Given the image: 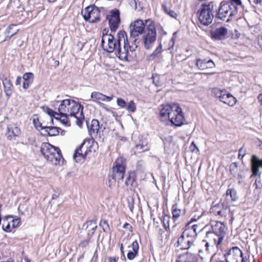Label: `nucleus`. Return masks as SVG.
Wrapping results in <instances>:
<instances>
[{"label": "nucleus", "instance_id": "1", "mask_svg": "<svg viewBox=\"0 0 262 262\" xmlns=\"http://www.w3.org/2000/svg\"><path fill=\"white\" fill-rule=\"evenodd\" d=\"M55 110L54 111L49 108H47L46 111L50 116L51 122H53L52 117H54L57 120L66 125H70V121L72 119L79 127L81 126L84 120L83 113V106L76 101L66 99L62 101H56L55 104Z\"/></svg>", "mask_w": 262, "mask_h": 262}, {"label": "nucleus", "instance_id": "2", "mask_svg": "<svg viewBox=\"0 0 262 262\" xmlns=\"http://www.w3.org/2000/svg\"><path fill=\"white\" fill-rule=\"evenodd\" d=\"M160 116L162 121L167 119L176 126H181L184 121L182 108L177 103H172L161 106Z\"/></svg>", "mask_w": 262, "mask_h": 262}, {"label": "nucleus", "instance_id": "3", "mask_svg": "<svg viewBox=\"0 0 262 262\" xmlns=\"http://www.w3.org/2000/svg\"><path fill=\"white\" fill-rule=\"evenodd\" d=\"M241 5V1H230L223 4L221 3L216 16L223 20L229 21L237 13V6Z\"/></svg>", "mask_w": 262, "mask_h": 262}, {"label": "nucleus", "instance_id": "4", "mask_svg": "<svg viewBox=\"0 0 262 262\" xmlns=\"http://www.w3.org/2000/svg\"><path fill=\"white\" fill-rule=\"evenodd\" d=\"M212 232H207L206 238L212 239L215 244H220L225 235V225L220 222L212 221L211 222Z\"/></svg>", "mask_w": 262, "mask_h": 262}, {"label": "nucleus", "instance_id": "5", "mask_svg": "<svg viewBox=\"0 0 262 262\" xmlns=\"http://www.w3.org/2000/svg\"><path fill=\"white\" fill-rule=\"evenodd\" d=\"M213 10V2H210L208 4L202 5L200 9L198 11V18L200 23L204 26L210 25L214 17Z\"/></svg>", "mask_w": 262, "mask_h": 262}, {"label": "nucleus", "instance_id": "6", "mask_svg": "<svg viewBox=\"0 0 262 262\" xmlns=\"http://www.w3.org/2000/svg\"><path fill=\"white\" fill-rule=\"evenodd\" d=\"M146 23L150 22L148 26L146 27L142 36V41L144 47L149 50L152 48L154 44L157 37V32L154 24L150 20H146Z\"/></svg>", "mask_w": 262, "mask_h": 262}, {"label": "nucleus", "instance_id": "7", "mask_svg": "<svg viewBox=\"0 0 262 262\" xmlns=\"http://www.w3.org/2000/svg\"><path fill=\"white\" fill-rule=\"evenodd\" d=\"M125 167V160L122 157L117 158L114 163L111 177H113V179L117 180L118 184L123 181Z\"/></svg>", "mask_w": 262, "mask_h": 262}, {"label": "nucleus", "instance_id": "8", "mask_svg": "<svg viewBox=\"0 0 262 262\" xmlns=\"http://www.w3.org/2000/svg\"><path fill=\"white\" fill-rule=\"evenodd\" d=\"M146 30L145 24L142 19H137L132 23L130 26V39L136 43L137 37L144 33Z\"/></svg>", "mask_w": 262, "mask_h": 262}, {"label": "nucleus", "instance_id": "9", "mask_svg": "<svg viewBox=\"0 0 262 262\" xmlns=\"http://www.w3.org/2000/svg\"><path fill=\"white\" fill-rule=\"evenodd\" d=\"M101 43L103 49L108 53L115 52L118 46L114 36L111 34H104V31Z\"/></svg>", "mask_w": 262, "mask_h": 262}, {"label": "nucleus", "instance_id": "10", "mask_svg": "<svg viewBox=\"0 0 262 262\" xmlns=\"http://www.w3.org/2000/svg\"><path fill=\"white\" fill-rule=\"evenodd\" d=\"M82 14L84 19L90 23H95L100 20V12L94 6L87 7Z\"/></svg>", "mask_w": 262, "mask_h": 262}, {"label": "nucleus", "instance_id": "11", "mask_svg": "<svg viewBox=\"0 0 262 262\" xmlns=\"http://www.w3.org/2000/svg\"><path fill=\"white\" fill-rule=\"evenodd\" d=\"M123 46V48H122L121 46L118 45L117 48L115 51V55L120 60L127 61L129 51H134L135 49L137 48L138 45L137 43L133 42L132 46H130L129 43L124 44Z\"/></svg>", "mask_w": 262, "mask_h": 262}, {"label": "nucleus", "instance_id": "12", "mask_svg": "<svg viewBox=\"0 0 262 262\" xmlns=\"http://www.w3.org/2000/svg\"><path fill=\"white\" fill-rule=\"evenodd\" d=\"M226 262H244L243 252L237 247H233L225 254Z\"/></svg>", "mask_w": 262, "mask_h": 262}, {"label": "nucleus", "instance_id": "13", "mask_svg": "<svg viewBox=\"0 0 262 262\" xmlns=\"http://www.w3.org/2000/svg\"><path fill=\"white\" fill-rule=\"evenodd\" d=\"M228 207L227 202H224L222 203H217L211 208L210 212L216 216H226Z\"/></svg>", "mask_w": 262, "mask_h": 262}, {"label": "nucleus", "instance_id": "14", "mask_svg": "<svg viewBox=\"0 0 262 262\" xmlns=\"http://www.w3.org/2000/svg\"><path fill=\"white\" fill-rule=\"evenodd\" d=\"M196 221L195 219H191V221L185 226V229L182 233V235L196 237L198 235V225L192 224V222Z\"/></svg>", "mask_w": 262, "mask_h": 262}, {"label": "nucleus", "instance_id": "15", "mask_svg": "<svg viewBox=\"0 0 262 262\" xmlns=\"http://www.w3.org/2000/svg\"><path fill=\"white\" fill-rule=\"evenodd\" d=\"M108 19L111 31L115 32L118 28L120 22L119 10H116L112 11L111 12V15Z\"/></svg>", "mask_w": 262, "mask_h": 262}, {"label": "nucleus", "instance_id": "16", "mask_svg": "<svg viewBox=\"0 0 262 262\" xmlns=\"http://www.w3.org/2000/svg\"><path fill=\"white\" fill-rule=\"evenodd\" d=\"M228 30L224 27H220L210 31L211 38L214 40H223L226 38Z\"/></svg>", "mask_w": 262, "mask_h": 262}, {"label": "nucleus", "instance_id": "17", "mask_svg": "<svg viewBox=\"0 0 262 262\" xmlns=\"http://www.w3.org/2000/svg\"><path fill=\"white\" fill-rule=\"evenodd\" d=\"M177 5L176 1H166L162 5V9L170 16L176 18L177 16L175 12Z\"/></svg>", "mask_w": 262, "mask_h": 262}, {"label": "nucleus", "instance_id": "18", "mask_svg": "<svg viewBox=\"0 0 262 262\" xmlns=\"http://www.w3.org/2000/svg\"><path fill=\"white\" fill-rule=\"evenodd\" d=\"M251 164L252 172L251 177L259 176V168H262V159H259L256 155H253L251 159Z\"/></svg>", "mask_w": 262, "mask_h": 262}, {"label": "nucleus", "instance_id": "19", "mask_svg": "<svg viewBox=\"0 0 262 262\" xmlns=\"http://www.w3.org/2000/svg\"><path fill=\"white\" fill-rule=\"evenodd\" d=\"M21 132L18 127L14 124H10L7 126L6 136L9 140H15L20 135Z\"/></svg>", "mask_w": 262, "mask_h": 262}, {"label": "nucleus", "instance_id": "20", "mask_svg": "<svg viewBox=\"0 0 262 262\" xmlns=\"http://www.w3.org/2000/svg\"><path fill=\"white\" fill-rule=\"evenodd\" d=\"M46 160L51 164L55 166L63 164L64 161L61 151L58 148L53 153V155L50 156L49 158H47Z\"/></svg>", "mask_w": 262, "mask_h": 262}, {"label": "nucleus", "instance_id": "21", "mask_svg": "<svg viewBox=\"0 0 262 262\" xmlns=\"http://www.w3.org/2000/svg\"><path fill=\"white\" fill-rule=\"evenodd\" d=\"M58 147H56L48 143H43L40 148V151L45 158H49V157L56 150Z\"/></svg>", "mask_w": 262, "mask_h": 262}, {"label": "nucleus", "instance_id": "22", "mask_svg": "<svg viewBox=\"0 0 262 262\" xmlns=\"http://www.w3.org/2000/svg\"><path fill=\"white\" fill-rule=\"evenodd\" d=\"M91 98L93 99V101L96 102L103 101V102H110L113 98V96H107L99 92H93L91 95Z\"/></svg>", "mask_w": 262, "mask_h": 262}, {"label": "nucleus", "instance_id": "23", "mask_svg": "<svg viewBox=\"0 0 262 262\" xmlns=\"http://www.w3.org/2000/svg\"><path fill=\"white\" fill-rule=\"evenodd\" d=\"M92 146L85 147L84 152H80V148H77L73 156L74 159L76 162H80L81 160L85 159L90 152L92 151Z\"/></svg>", "mask_w": 262, "mask_h": 262}, {"label": "nucleus", "instance_id": "24", "mask_svg": "<svg viewBox=\"0 0 262 262\" xmlns=\"http://www.w3.org/2000/svg\"><path fill=\"white\" fill-rule=\"evenodd\" d=\"M196 66L200 70H203L214 67V63L211 59L207 60L206 59H196Z\"/></svg>", "mask_w": 262, "mask_h": 262}, {"label": "nucleus", "instance_id": "25", "mask_svg": "<svg viewBox=\"0 0 262 262\" xmlns=\"http://www.w3.org/2000/svg\"><path fill=\"white\" fill-rule=\"evenodd\" d=\"M89 132L92 137H96L99 130V123L96 119H93L90 125H88Z\"/></svg>", "mask_w": 262, "mask_h": 262}, {"label": "nucleus", "instance_id": "26", "mask_svg": "<svg viewBox=\"0 0 262 262\" xmlns=\"http://www.w3.org/2000/svg\"><path fill=\"white\" fill-rule=\"evenodd\" d=\"M117 46H122L124 44H128L127 36L126 33L123 31H119L117 35L116 39L115 40Z\"/></svg>", "mask_w": 262, "mask_h": 262}, {"label": "nucleus", "instance_id": "27", "mask_svg": "<svg viewBox=\"0 0 262 262\" xmlns=\"http://www.w3.org/2000/svg\"><path fill=\"white\" fill-rule=\"evenodd\" d=\"M19 31V29L17 28L16 25L14 24L10 25L6 29L5 34L6 38L5 41L9 39L14 35L16 34Z\"/></svg>", "mask_w": 262, "mask_h": 262}, {"label": "nucleus", "instance_id": "28", "mask_svg": "<svg viewBox=\"0 0 262 262\" xmlns=\"http://www.w3.org/2000/svg\"><path fill=\"white\" fill-rule=\"evenodd\" d=\"M221 101L229 106H233L235 104L236 99L233 95L227 92Z\"/></svg>", "mask_w": 262, "mask_h": 262}, {"label": "nucleus", "instance_id": "29", "mask_svg": "<svg viewBox=\"0 0 262 262\" xmlns=\"http://www.w3.org/2000/svg\"><path fill=\"white\" fill-rule=\"evenodd\" d=\"M34 75L32 73L28 72L25 73L23 76L24 80L23 86L25 89L29 88L31 84L33 82Z\"/></svg>", "mask_w": 262, "mask_h": 262}, {"label": "nucleus", "instance_id": "30", "mask_svg": "<svg viewBox=\"0 0 262 262\" xmlns=\"http://www.w3.org/2000/svg\"><path fill=\"white\" fill-rule=\"evenodd\" d=\"M132 251H130L127 254V257L129 260L133 259L137 255L139 250V245L137 241H135L132 244Z\"/></svg>", "mask_w": 262, "mask_h": 262}, {"label": "nucleus", "instance_id": "31", "mask_svg": "<svg viewBox=\"0 0 262 262\" xmlns=\"http://www.w3.org/2000/svg\"><path fill=\"white\" fill-rule=\"evenodd\" d=\"M172 218L176 221L177 220L182 214H185V210L181 209L177 204L172 206Z\"/></svg>", "mask_w": 262, "mask_h": 262}, {"label": "nucleus", "instance_id": "32", "mask_svg": "<svg viewBox=\"0 0 262 262\" xmlns=\"http://www.w3.org/2000/svg\"><path fill=\"white\" fill-rule=\"evenodd\" d=\"M227 92V91L225 89L214 88L211 90V95L214 97L219 99L221 101L222 97L224 96Z\"/></svg>", "mask_w": 262, "mask_h": 262}, {"label": "nucleus", "instance_id": "33", "mask_svg": "<svg viewBox=\"0 0 262 262\" xmlns=\"http://www.w3.org/2000/svg\"><path fill=\"white\" fill-rule=\"evenodd\" d=\"M43 128L45 134L50 136H55L59 134L60 128L58 127L46 125Z\"/></svg>", "mask_w": 262, "mask_h": 262}, {"label": "nucleus", "instance_id": "34", "mask_svg": "<svg viewBox=\"0 0 262 262\" xmlns=\"http://www.w3.org/2000/svg\"><path fill=\"white\" fill-rule=\"evenodd\" d=\"M3 84L6 95L10 97L12 94V84L10 80L7 78H5L3 80Z\"/></svg>", "mask_w": 262, "mask_h": 262}, {"label": "nucleus", "instance_id": "35", "mask_svg": "<svg viewBox=\"0 0 262 262\" xmlns=\"http://www.w3.org/2000/svg\"><path fill=\"white\" fill-rule=\"evenodd\" d=\"M177 244L178 246L180 247L181 249L187 250L191 247L190 244H187L186 239L182 235L178 238Z\"/></svg>", "mask_w": 262, "mask_h": 262}, {"label": "nucleus", "instance_id": "36", "mask_svg": "<svg viewBox=\"0 0 262 262\" xmlns=\"http://www.w3.org/2000/svg\"><path fill=\"white\" fill-rule=\"evenodd\" d=\"M225 198L227 201H229L230 199L232 201H236L237 198L236 190L234 189H227Z\"/></svg>", "mask_w": 262, "mask_h": 262}, {"label": "nucleus", "instance_id": "37", "mask_svg": "<svg viewBox=\"0 0 262 262\" xmlns=\"http://www.w3.org/2000/svg\"><path fill=\"white\" fill-rule=\"evenodd\" d=\"M144 1H131L130 6L137 11L142 10L144 7Z\"/></svg>", "mask_w": 262, "mask_h": 262}, {"label": "nucleus", "instance_id": "38", "mask_svg": "<svg viewBox=\"0 0 262 262\" xmlns=\"http://www.w3.org/2000/svg\"><path fill=\"white\" fill-rule=\"evenodd\" d=\"M208 240L205 239L202 241V244L204 245V248H205V251H206L207 253H209L210 252V248L213 247L214 246H217L219 244H215L213 243V241L210 239L209 238H207Z\"/></svg>", "mask_w": 262, "mask_h": 262}, {"label": "nucleus", "instance_id": "39", "mask_svg": "<svg viewBox=\"0 0 262 262\" xmlns=\"http://www.w3.org/2000/svg\"><path fill=\"white\" fill-rule=\"evenodd\" d=\"M87 228L88 233L93 234L97 228L96 222L95 221L91 220L87 222Z\"/></svg>", "mask_w": 262, "mask_h": 262}, {"label": "nucleus", "instance_id": "40", "mask_svg": "<svg viewBox=\"0 0 262 262\" xmlns=\"http://www.w3.org/2000/svg\"><path fill=\"white\" fill-rule=\"evenodd\" d=\"M8 219L7 218L6 221H3L2 228L5 231L9 232L11 231L13 228H12V225L10 222L8 221Z\"/></svg>", "mask_w": 262, "mask_h": 262}, {"label": "nucleus", "instance_id": "41", "mask_svg": "<svg viewBox=\"0 0 262 262\" xmlns=\"http://www.w3.org/2000/svg\"><path fill=\"white\" fill-rule=\"evenodd\" d=\"M125 108L131 113H134L136 111V105L133 100H130L128 104H126Z\"/></svg>", "mask_w": 262, "mask_h": 262}, {"label": "nucleus", "instance_id": "42", "mask_svg": "<svg viewBox=\"0 0 262 262\" xmlns=\"http://www.w3.org/2000/svg\"><path fill=\"white\" fill-rule=\"evenodd\" d=\"M136 149L139 152L144 151L148 150V146L146 144H144L143 142L136 145Z\"/></svg>", "mask_w": 262, "mask_h": 262}, {"label": "nucleus", "instance_id": "43", "mask_svg": "<svg viewBox=\"0 0 262 262\" xmlns=\"http://www.w3.org/2000/svg\"><path fill=\"white\" fill-rule=\"evenodd\" d=\"M162 52V45L160 44L151 54V56L155 58L158 57Z\"/></svg>", "mask_w": 262, "mask_h": 262}, {"label": "nucleus", "instance_id": "44", "mask_svg": "<svg viewBox=\"0 0 262 262\" xmlns=\"http://www.w3.org/2000/svg\"><path fill=\"white\" fill-rule=\"evenodd\" d=\"M8 219H11V221H10V223L11 224L12 228L13 229H14V228L17 227L19 226V225L20 224V218H17V219H12L11 217H8Z\"/></svg>", "mask_w": 262, "mask_h": 262}, {"label": "nucleus", "instance_id": "45", "mask_svg": "<svg viewBox=\"0 0 262 262\" xmlns=\"http://www.w3.org/2000/svg\"><path fill=\"white\" fill-rule=\"evenodd\" d=\"M35 127L38 130H44V127L46 125H42L38 119H34L33 121Z\"/></svg>", "mask_w": 262, "mask_h": 262}, {"label": "nucleus", "instance_id": "46", "mask_svg": "<svg viewBox=\"0 0 262 262\" xmlns=\"http://www.w3.org/2000/svg\"><path fill=\"white\" fill-rule=\"evenodd\" d=\"M170 217L169 215H165L163 217L164 226L166 230L169 229V221Z\"/></svg>", "mask_w": 262, "mask_h": 262}, {"label": "nucleus", "instance_id": "47", "mask_svg": "<svg viewBox=\"0 0 262 262\" xmlns=\"http://www.w3.org/2000/svg\"><path fill=\"white\" fill-rule=\"evenodd\" d=\"M100 226L102 227L104 232H106L109 230V225L106 220H101L100 222Z\"/></svg>", "mask_w": 262, "mask_h": 262}, {"label": "nucleus", "instance_id": "48", "mask_svg": "<svg viewBox=\"0 0 262 262\" xmlns=\"http://www.w3.org/2000/svg\"><path fill=\"white\" fill-rule=\"evenodd\" d=\"M134 181V178L133 176H132V173H129L125 180V183L127 186L132 185Z\"/></svg>", "mask_w": 262, "mask_h": 262}, {"label": "nucleus", "instance_id": "49", "mask_svg": "<svg viewBox=\"0 0 262 262\" xmlns=\"http://www.w3.org/2000/svg\"><path fill=\"white\" fill-rule=\"evenodd\" d=\"M117 104L119 106L122 108H125L127 104L125 101L121 98H117Z\"/></svg>", "mask_w": 262, "mask_h": 262}, {"label": "nucleus", "instance_id": "50", "mask_svg": "<svg viewBox=\"0 0 262 262\" xmlns=\"http://www.w3.org/2000/svg\"><path fill=\"white\" fill-rule=\"evenodd\" d=\"M184 237L186 239V242H187V244L189 245L190 244L191 246H192L193 245V243L196 238V237H191L188 236H184Z\"/></svg>", "mask_w": 262, "mask_h": 262}, {"label": "nucleus", "instance_id": "51", "mask_svg": "<svg viewBox=\"0 0 262 262\" xmlns=\"http://www.w3.org/2000/svg\"><path fill=\"white\" fill-rule=\"evenodd\" d=\"M134 206V200L133 198L128 200V207L130 211L133 213Z\"/></svg>", "mask_w": 262, "mask_h": 262}, {"label": "nucleus", "instance_id": "52", "mask_svg": "<svg viewBox=\"0 0 262 262\" xmlns=\"http://www.w3.org/2000/svg\"><path fill=\"white\" fill-rule=\"evenodd\" d=\"M116 182H117V180H115L114 178L113 179V177H111V176L109 177L108 183L110 187L114 186Z\"/></svg>", "mask_w": 262, "mask_h": 262}, {"label": "nucleus", "instance_id": "53", "mask_svg": "<svg viewBox=\"0 0 262 262\" xmlns=\"http://www.w3.org/2000/svg\"><path fill=\"white\" fill-rule=\"evenodd\" d=\"M190 150L192 151V152H194L195 151V150H196V153L197 152H199V148H198V147L196 146V145H195V144L194 143V142L193 141L190 146Z\"/></svg>", "mask_w": 262, "mask_h": 262}, {"label": "nucleus", "instance_id": "54", "mask_svg": "<svg viewBox=\"0 0 262 262\" xmlns=\"http://www.w3.org/2000/svg\"><path fill=\"white\" fill-rule=\"evenodd\" d=\"M89 243V239H84L83 241H82L79 245V246L82 248L86 247Z\"/></svg>", "mask_w": 262, "mask_h": 262}, {"label": "nucleus", "instance_id": "55", "mask_svg": "<svg viewBox=\"0 0 262 262\" xmlns=\"http://www.w3.org/2000/svg\"><path fill=\"white\" fill-rule=\"evenodd\" d=\"M98 104L101 108L104 109L106 111H107L108 112H110L111 111L110 108L107 107V106L105 104H104L101 102H98Z\"/></svg>", "mask_w": 262, "mask_h": 262}, {"label": "nucleus", "instance_id": "56", "mask_svg": "<svg viewBox=\"0 0 262 262\" xmlns=\"http://www.w3.org/2000/svg\"><path fill=\"white\" fill-rule=\"evenodd\" d=\"M123 227L124 228H125V229H128L130 231H132V226L129 224H128L127 223H125L124 224Z\"/></svg>", "mask_w": 262, "mask_h": 262}, {"label": "nucleus", "instance_id": "57", "mask_svg": "<svg viewBox=\"0 0 262 262\" xmlns=\"http://www.w3.org/2000/svg\"><path fill=\"white\" fill-rule=\"evenodd\" d=\"M176 32H174L173 34V36L171 38L170 41L169 42V45H171L172 47L173 46L175 40H176Z\"/></svg>", "mask_w": 262, "mask_h": 262}, {"label": "nucleus", "instance_id": "58", "mask_svg": "<svg viewBox=\"0 0 262 262\" xmlns=\"http://www.w3.org/2000/svg\"><path fill=\"white\" fill-rule=\"evenodd\" d=\"M239 153L242 155V158H243L246 155V150L244 147H242L239 150Z\"/></svg>", "mask_w": 262, "mask_h": 262}, {"label": "nucleus", "instance_id": "59", "mask_svg": "<svg viewBox=\"0 0 262 262\" xmlns=\"http://www.w3.org/2000/svg\"><path fill=\"white\" fill-rule=\"evenodd\" d=\"M21 77L20 76H18L15 81V84L16 85H19L21 83Z\"/></svg>", "mask_w": 262, "mask_h": 262}, {"label": "nucleus", "instance_id": "60", "mask_svg": "<svg viewBox=\"0 0 262 262\" xmlns=\"http://www.w3.org/2000/svg\"><path fill=\"white\" fill-rule=\"evenodd\" d=\"M258 43L262 50V35L258 37Z\"/></svg>", "mask_w": 262, "mask_h": 262}, {"label": "nucleus", "instance_id": "61", "mask_svg": "<svg viewBox=\"0 0 262 262\" xmlns=\"http://www.w3.org/2000/svg\"><path fill=\"white\" fill-rule=\"evenodd\" d=\"M78 148H80L81 149V150H79L80 152H84V148H85L84 143H83L82 144H81Z\"/></svg>", "mask_w": 262, "mask_h": 262}, {"label": "nucleus", "instance_id": "62", "mask_svg": "<svg viewBox=\"0 0 262 262\" xmlns=\"http://www.w3.org/2000/svg\"><path fill=\"white\" fill-rule=\"evenodd\" d=\"M259 102L260 103V105L262 106V94H260L258 95L257 97Z\"/></svg>", "mask_w": 262, "mask_h": 262}, {"label": "nucleus", "instance_id": "63", "mask_svg": "<svg viewBox=\"0 0 262 262\" xmlns=\"http://www.w3.org/2000/svg\"><path fill=\"white\" fill-rule=\"evenodd\" d=\"M108 262H116V258L113 257H109L108 258Z\"/></svg>", "mask_w": 262, "mask_h": 262}, {"label": "nucleus", "instance_id": "64", "mask_svg": "<svg viewBox=\"0 0 262 262\" xmlns=\"http://www.w3.org/2000/svg\"><path fill=\"white\" fill-rule=\"evenodd\" d=\"M120 251H121L122 254L124 255L123 247L122 244H121L120 245Z\"/></svg>", "mask_w": 262, "mask_h": 262}]
</instances>
